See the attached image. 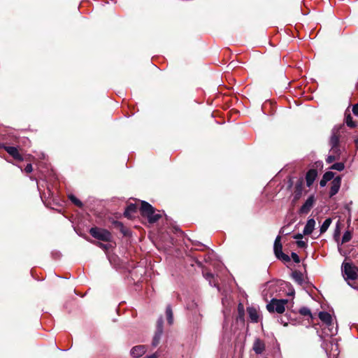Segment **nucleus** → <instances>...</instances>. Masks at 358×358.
Returning a JSON list of instances; mask_svg holds the SVG:
<instances>
[{
  "instance_id": "obj_1",
  "label": "nucleus",
  "mask_w": 358,
  "mask_h": 358,
  "mask_svg": "<svg viewBox=\"0 0 358 358\" xmlns=\"http://www.w3.org/2000/svg\"><path fill=\"white\" fill-rule=\"evenodd\" d=\"M344 129V125L341 124L335 127L332 130V134L329 139V145L331 146L330 152L340 159L341 155L340 131Z\"/></svg>"
},
{
  "instance_id": "obj_2",
  "label": "nucleus",
  "mask_w": 358,
  "mask_h": 358,
  "mask_svg": "<svg viewBox=\"0 0 358 358\" xmlns=\"http://www.w3.org/2000/svg\"><path fill=\"white\" fill-rule=\"evenodd\" d=\"M89 233L93 238L103 242H111L113 238L112 234L108 230L97 227H92Z\"/></svg>"
},
{
  "instance_id": "obj_3",
  "label": "nucleus",
  "mask_w": 358,
  "mask_h": 358,
  "mask_svg": "<svg viewBox=\"0 0 358 358\" xmlns=\"http://www.w3.org/2000/svg\"><path fill=\"white\" fill-rule=\"evenodd\" d=\"M287 302V299H272L266 305V309L271 313L276 312L277 313L282 314L285 310V305Z\"/></svg>"
},
{
  "instance_id": "obj_4",
  "label": "nucleus",
  "mask_w": 358,
  "mask_h": 358,
  "mask_svg": "<svg viewBox=\"0 0 358 358\" xmlns=\"http://www.w3.org/2000/svg\"><path fill=\"white\" fill-rule=\"evenodd\" d=\"M273 251L277 259L284 262H290V257L282 252V245L281 243V237L280 236H278L274 241Z\"/></svg>"
},
{
  "instance_id": "obj_5",
  "label": "nucleus",
  "mask_w": 358,
  "mask_h": 358,
  "mask_svg": "<svg viewBox=\"0 0 358 358\" xmlns=\"http://www.w3.org/2000/svg\"><path fill=\"white\" fill-rule=\"evenodd\" d=\"M342 271L346 280H356L358 277L357 267L351 263L344 262L342 265Z\"/></svg>"
},
{
  "instance_id": "obj_6",
  "label": "nucleus",
  "mask_w": 358,
  "mask_h": 358,
  "mask_svg": "<svg viewBox=\"0 0 358 358\" xmlns=\"http://www.w3.org/2000/svg\"><path fill=\"white\" fill-rule=\"evenodd\" d=\"M303 183L304 180L303 178H299L297 180L294 186L293 199L292 201V203H296L302 196L303 191Z\"/></svg>"
},
{
  "instance_id": "obj_7",
  "label": "nucleus",
  "mask_w": 358,
  "mask_h": 358,
  "mask_svg": "<svg viewBox=\"0 0 358 358\" xmlns=\"http://www.w3.org/2000/svg\"><path fill=\"white\" fill-rule=\"evenodd\" d=\"M163 324L164 321L162 317H160L157 321L156 331L155 333L152 345L154 347L158 345L161 341L162 336L163 334Z\"/></svg>"
},
{
  "instance_id": "obj_8",
  "label": "nucleus",
  "mask_w": 358,
  "mask_h": 358,
  "mask_svg": "<svg viewBox=\"0 0 358 358\" xmlns=\"http://www.w3.org/2000/svg\"><path fill=\"white\" fill-rule=\"evenodd\" d=\"M187 308L188 310L192 312L194 315L193 322L196 324L199 323L201 321L202 315L200 313V310L198 308V305L194 301H190L187 303Z\"/></svg>"
},
{
  "instance_id": "obj_9",
  "label": "nucleus",
  "mask_w": 358,
  "mask_h": 358,
  "mask_svg": "<svg viewBox=\"0 0 358 358\" xmlns=\"http://www.w3.org/2000/svg\"><path fill=\"white\" fill-rule=\"evenodd\" d=\"M315 203V198L313 194L310 195L299 210V214H307L313 208Z\"/></svg>"
},
{
  "instance_id": "obj_10",
  "label": "nucleus",
  "mask_w": 358,
  "mask_h": 358,
  "mask_svg": "<svg viewBox=\"0 0 358 358\" xmlns=\"http://www.w3.org/2000/svg\"><path fill=\"white\" fill-rule=\"evenodd\" d=\"M2 148L15 160L22 162L24 158L20 153L18 149L14 146H9L3 145Z\"/></svg>"
},
{
  "instance_id": "obj_11",
  "label": "nucleus",
  "mask_w": 358,
  "mask_h": 358,
  "mask_svg": "<svg viewBox=\"0 0 358 358\" xmlns=\"http://www.w3.org/2000/svg\"><path fill=\"white\" fill-rule=\"evenodd\" d=\"M138 206L136 203H129L124 212V216L128 219L132 220L136 217L138 213Z\"/></svg>"
},
{
  "instance_id": "obj_12",
  "label": "nucleus",
  "mask_w": 358,
  "mask_h": 358,
  "mask_svg": "<svg viewBox=\"0 0 358 358\" xmlns=\"http://www.w3.org/2000/svg\"><path fill=\"white\" fill-rule=\"evenodd\" d=\"M342 178L341 176H338L333 179L331 182V188L329 191V197H332L336 195L341 187Z\"/></svg>"
},
{
  "instance_id": "obj_13",
  "label": "nucleus",
  "mask_w": 358,
  "mask_h": 358,
  "mask_svg": "<svg viewBox=\"0 0 358 358\" xmlns=\"http://www.w3.org/2000/svg\"><path fill=\"white\" fill-rule=\"evenodd\" d=\"M155 208L148 202L145 201H141L139 211L142 217H145L146 215H148V214H152Z\"/></svg>"
},
{
  "instance_id": "obj_14",
  "label": "nucleus",
  "mask_w": 358,
  "mask_h": 358,
  "mask_svg": "<svg viewBox=\"0 0 358 358\" xmlns=\"http://www.w3.org/2000/svg\"><path fill=\"white\" fill-rule=\"evenodd\" d=\"M112 225L114 229L119 230L124 236H129L131 235L130 230L126 227L122 222L117 220H113L112 222Z\"/></svg>"
},
{
  "instance_id": "obj_15",
  "label": "nucleus",
  "mask_w": 358,
  "mask_h": 358,
  "mask_svg": "<svg viewBox=\"0 0 358 358\" xmlns=\"http://www.w3.org/2000/svg\"><path fill=\"white\" fill-rule=\"evenodd\" d=\"M317 176V171L316 169H310L306 174V181L308 187H310Z\"/></svg>"
},
{
  "instance_id": "obj_16",
  "label": "nucleus",
  "mask_w": 358,
  "mask_h": 358,
  "mask_svg": "<svg viewBox=\"0 0 358 358\" xmlns=\"http://www.w3.org/2000/svg\"><path fill=\"white\" fill-rule=\"evenodd\" d=\"M266 346L264 342L260 338H257L255 340L252 349L257 355L262 354L265 350Z\"/></svg>"
},
{
  "instance_id": "obj_17",
  "label": "nucleus",
  "mask_w": 358,
  "mask_h": 358,
  "mask_svg": "<svg viewBox=\"0 0 358 358\" xmlns=\"http://www.w3.org/2000/svg\"><path fill=\"white\" fill-rule=\"evenodd\" d=\"M146 352V347L145 345H137L133 347L131 350V355L134 357H140L143 355Z\"/></svg>"
},
{
  "instance_id": "obj_18",
  "label": "nucleus",
  "mask_w": 358,
  "mask_h": 358,
  "mask_svg": "<svg viewBox=\"0 0 358 358\" xmlns=\"http://www.w3.org/2000/svg\"><path fill=\"white\" fill-rule=\"evenodd\" d=\"M315 225V221L313 218L308 220L307 223L303 229V235H310L313 233Z\"/></svg>"
},
{
  "instance_id": "obj_19",
  "label": "nucleus",
  "mask_w": 358,
  "mask_h": 358,
  "mask_svg": "<svg viewBox=\"0 0 358 358\" xmlns=\"http://www.w3.org/2000/svg\"><path fill=\"white\" fill-rule=\"evenodd\" d=\"M335 173L332 171H327L326 172L323 176L321 180L320 181V187H325L327 182L331 180L334 178Z\"/></svg>"
},
{
  "instance_id": "obj_20",
  "label": "nucleus",
  "mask_w": 358,
  "mask_h": 358,
  "mask_svg": "<svg viewBox=\"0 0 358 358\" xmlns=\"http://www.w3.org/2000/svg\"><path fill=\"white\" fill-rule=\"evenodd\" d=\"M320 320L327 325H331L332 323L331 315L325 311H321L318 314Z\"/></svg>"
},
{
  "instance_id": "obj_21",
  "label": "nucleus",
  "mask_w": 358,
  "mask_h": 358,
  "mask_svg": "<svg viewBox=\"0 0 358 358\" xmlns=\"http://www.w3.org/2000/svg\"><path fill=\"white\" fill-rule=\"evenodd\" d=\"M249 317L252 322L257 323L259 321V315L257 310L254 307H248L247 308Z\"/></svg>"
},
{
  "instance_id": "obj_22",
  "label": "nucleus",
  "mask_w": 358,
  "mask_h": 358,
  "mask_svg": "<svg viewBox=\"0 0 358 358\" xmlns=\"http://www.w3.org/2000/svg\"><path fill=\"white\" fill-rule=\"evenodd\" d=\"M238 315L236 317L237 321L244 322L245 321V308L242 303H239L237 307Z\"/></svg>"
},
{
  "instance_id": "obj_23",
  "label": "nucleus",
  "mask_w": 358,
  "mask_h": 358,
  "mask_svg": "<svg viewBox=\"0 0 358 358\" xmlns=\"http://www.w3.org/2000/svg\"><path fill=\"white\" fill-rule=\"evenodd\" d=\"M155 209L153 210L152 214H148L145 217H146L148 220V222L150 224H154L157 222L161 217L162 215L159 213H155Z\"/></svg>"
},
{
  "instance_id": "obj_24",
  "label": "nucleus",
  "mask_w": 358,
  "mask_h": 358,
  "mask_svg": "<svg viewBox=\"0 0 358 358\" xmlns=\"http://www.w3.org/2000/svg\"><path fill=\"white\" fill-rule=\"evenodd\" d=\"M292 277L293 279L300 285H301L303 282V273L297 270H295L292 273Z\"/></svg>"
},
{
  "instance_id": "obj_25",
  "label": "nucleus",
  "mask_w": 358,
  "mask_h": 358,
  "mask_svg": "<svg viewBox=\"0 0 358 358\" xmlns=\"http://www.w3.org/2000/svg\"><path fill=\"white\" fill-rule=\"evenodd\" d=\"M166 315L169 324L171 325L173 323V314L171 305H168L166 308Z\"/></svg>"
},
{
  "instance_id": "obj_26",
  "label": "nucleus",
  "mask_w": 358,
  "mask_h": 358,
  "mask_svg": "<svg viewBox=\"0 0 358 358\" xmlns=\"http://www.w3.org/2000/svg\"><path fill=\"white\" fill-rule=\"evenodd\" d=\"M345 123H346L347 126L350 128H355L357 126L356 122L355 121H353L352 117L350 114L345 115Z\"/></svg>"
},
{
  "instance_id": "obj_27",
  "label": "nucleus",
  "mask_w": 358,
  "mask_h": 358,
  "mask_svg": "<svg viewBox=\"0 0 358 358\" xmlns=\"http://www.w3.org/2000/svg\"><path fill=\"white\" fill-rule=\"evenodd\" d=\"M332 220L331 218L326 219L324 222L322 223V226L320 227V234H324L327 231L328 228L329 227Z\"/></svg>"
},
{
  "instance_id": "obj_28",
  "label": "nucleus",
  "mask_w": 358,
  "mask_h": 358,
  "mask_svg": "<svg viewBox=\"0 0 358 358\" xmlns=\"http://www.w3.org/2000/svg\"><path fill=\"white\" fill-rule=\"evenodd\" d=\"M202 273L203 277L208 280L209 283L211 285L214 279V275L206 268L203 269Z\"/></svg>"
},
{
  "instance_id": "obj_29",
  "label": "nucleus",
  "mask_w": 358,
  "mask_h": 358,
  "mask_svg": "<svg viewBox=\"0 0 358 358\" xmlns=\"http://www.w3.org/2000/svg\"><path fill=\"white\" fill-rule=\"evenodd\" d=\"M69 200L76 206L79 208H83V204L81 201H80L76 196L73 194L69 195Z\"/></svg>"
},
{
  "instance_id": "obj_30",
  "label": "nucleus",
  "mask_w": 358,
  "mask_h": 358,
  "mask_svg": "<svg viewBox=\"0 0 358 358\" xmlns=\"http://www.w3.org/2000/svg\"><path fill=\"white\" fill-rule=\"evenodd\" d=\"M299 313L303 315V316H308L310 318L313 317V315H312V313H311V311L310 310L307 308V307H301L299 310Z\"/></svg>"
},
{
  "instance_id": "obj_31",
  "label": "nucleus",
  "mask_w": 358,
  "mask_h": 358,
  "mask_svg": "<svg viewBox=\"0 0 358 358\" xmlns=\"http://www.w3.org/2000/svg\"><path fill=\"white\" fill-rule=\"evenodd\" d=\"M329 169L341 171L345 169V165L343 162H337L331 165Z\"/></svg>"
},
{
  "instance_id": "obj_32",
  "label": "nucleus",
  "mask_w": 358,
  "mask_h": 358,
  "mask_svg": "<svg viewBox=\"0 0 358 358\" xmlns=\"http://www.w3.org/2000/svg\"><path fill=\"white\" fill-rule=\"evenodd\" d=\"M352 238V233L350 231H346L342 237V243L349 242Z\"/></svg>"
},
{
  "instance_id": "obj_33",
  "label": "nucleus",
  "mask_w": 358,
  "mask_h": 358,
  "mask_svg": "<svg viewBox=\"0 0 358 358\" xmlns=\"http://www.w3.org/2000/svg\"><path fill=\"white\" fill-rule=\"evenodd\" d=\"M338 159H339L338 157H337L334 155L331 154L327 157V158L326 159V162L328 164H331V163L334 162V161L338 160Z\"/></svg>"
},
{
  "instance_id": "obj_34",
  "label": "nucleus",
  "mask_w": 358,
  "mask_h": 358,
  "mask_svg": "<svg viewBox=\"0 0 358 358\" xmlns=\"http://www.w3.org/2000/svg\"><path fill=\"white\" fill-rule=\"evenodd\" d=\"M297 246L300 248H307V243L306 241H297L296 242Z\"/></svg>"
},
{
  "instance_id": "obj_35",
  "label": "nucleus",
  "mask_w": 358,
  "mask_h": 358,
  "mask_svg": "<svg viewBox=\"0 0 358 358\" xmlns=\"http://www.w3.org/2000/svg\"><path fill=\"white\" fill-rule=\"evenodd\" d=\"M291 257L292 258L293 261L295 263H299L300 262V258L299 255L296 252H292Z\"/></svg>"
},
{
  "instance_id": "obj_36",
  "label": "nucleus",
  "mask_w": 358,
  "mask_h": 358,
  "mask_svg": "<svg viewBox=\"0 0 358 358\" xmlns=\"http://www.w3.org/2000/svg\"><path fill=\"white\" fill-rule=\"evenodd\" d=\"M33 171L32 165L31 164H27V166L24 168V171L27 173H30Z\"/></svg>"
},
{
  "instance_id": "obj_37",
  "label": "nucleus",
  "mask_w": 358,
  "mask_h": 358,
  "mask_svg": "<svg viewBox=\"0 0 358 358\" xmlns=\"http://www.w3.org/2000/svg\"><path fill=\"white\" fill-rule=\"evenodd\" d=\"M97 245L99 248H101L103 250H108V245L103 244V243H100V242H98Z\"/></svg>"
},
{
  "instance_id": "obj_38",
  "label": "nucleus",
  "mask_w": 358,
  "mask_h": 358,
  "mask_svg": "<svg viewBox=\"0 0 358 358\" xmlns=\"http://www.w3.org/2000/svg\"><path fill=\"white\" fill-rule=\"evenodd\" d=\"M352 113L355 115L358 116V103H356L352 107Z\"/></svg>"
},
{
  "instance_id": "obj_39",
  "label": "nucleus",
  "mask_w": 358,
  "mask_h": 358,
  "mask_svg": "<svg viewBox=\"0 0 358 358\" xmlns=\"http://www.w3.org/2000/svg\"><path fill=\"white\" fill-rule=\"evenodd\" d=\"M303 237V234H297L293 236L294 239H297L298 241H301Z\"/></svg>"
},
{
  "instance_id": "obj_40",
  "label": "nucleus",
  "mask_w": 358,
  "mask_h": 358,
  "mask_svg": "<svg viewBox=\"0 0 358 358\" xmlns=\"http://www.w3.org/2000/svg\"><path fill=\"white\" fill-rule=\"evenodd\" d=\"M293 186V180L291 178H289V180H288V189H291L292 187Z\"/></svg>"
},
{
  "instance_id": "obj_41",
  "label": "nucleus",
  "mask_w": 358,
  "mask_h": 358,
  "mask_svg": "<svg viewBox=\"0 0 358 358\" xmlns=\"http://www.w3.org/2000/svg\"><path fill=\"white\" fill-rule=\"evenodd\" d=\"M315 166L316 168H318L319 166H322V162L320 161L316 162L315 163Z\"/></svg>"
},
{
  "instance_id": "obj_42",
  "label": "nucleus",
  "mask_w": 358,
  "mask_h": 358,
  "mask_svg": "<svg viewBox=\"0 0 358 358\" xmlns=\"http://www.w3.org/2000/svg\"><path fill=\"white\" fill-rule=\"evenodd\" d=\"M340 233V231H339V227H338V224H337V227H336V229L335 230V234H334V236H336L337 234H339Z\"/></svg>"
},
{
  "instance_id": "obj_43",
  "label": "nucleus",
  "mask_w": 358,
  "mask_h": 358,
  "mask_svg": "<svg viewBox=\"0 0 358 358\" xmlns=\"http://www.w3.org/2000/svg\"><path fill=\"white\" fill-rule=\"evenodd\" d=\"M146 358H157V357L155 354H152L150 356L146 357Z\"/></svg>"
},
{
  "instance_id": "obj_44",
  "label": "nucleus",
  "mask_w": 358,
  "mask_h": 358,
  "mask_svg": "<svg viewBox=\"0 0 358 358\" xmlns=\"http://www.w3.org/2000/svg\"><path fill=\"white\" fill-rule=\"evenodd\" d=\"M355 145H356L357 148H358V138H357V139L355 141Z\"/></svg>"
},
{
  "instance_id": "obj_45",
  "label": "nucleus",
  "mask_w": 358,
  "mask_h": 358,
  "mask_svg": "<svg viewBox=\"0 0 358 358\" xmlns=\"http://www.w3.org/2000/svg\"><path fill=\"white\" fill-rule=\"evenodd\" d=\"M357 274H358V268H357Z\"/></svg>"
}]
</instances>
